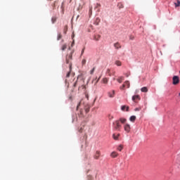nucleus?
<instances>
[{"label":"nucleus","mask_w":180,"mask_h":180,"mask_svg":"<svg viewBox=\"0 0 180 180\" xmlns=\"http://www.w3.org/2000/svg\"><path fill=\"white\" fill-rule=\"evenodd\" d=\"M56 20H57V17H52L51 18L52 23H56Z\"/></svg>","instance_id":"393cba45"},{"label":"nucleus","mask_w":180,"mask_h":180,"mask_svg":"<svg viewBox=\"0 0 180 180\" xmlns=\"http://www.w3.org/2000/svg\"><path fill=\"white\" fill-rule=\"evenodd\" d=\"M96 68H93L92 70L90 71L91 75H94V72H95Z\"/></svg>","instance_id":"cd10ccee"},{"label":"nucleus","mask_w":180,"mask_h":180,"mask_svg":"<svg viewBox=\"0 0 180 180\" xmlns=\"http://www.w3.org/2000/svg\"><path fill=\"white\" fill-rule=\"evenodd\" d=\"M123 150V146L122 145H120V146H118L117 148V150L118 151H122Z\"/></svg>","instance_id":"c85d7f7f"},{"label":"nucleus","mask_w":180,"mask_h":180,"mask_svg":"<svg viewBox=\"0 0 180 180\" xmlns=\"http://www.w3.org/2000/svg\"><path fill=\"white\" fill-rule=\"evenodd\" d=\"M85 82V79H84V75H79L77 76V79L76 82L74 83L73 86L75 88V86H82V88H85V86H84V83Z\"/></svg>","instance_id":"f257e3e1"},{"label":"nucleus","mask_w":180,"mask_h":180,"mask_svg":"<svg viewBox=\"0 0 180 180\" xmlns=\"http://www.w3.org/2000/svg\"><path fill=\"white\" fill-rule=\"evenodd\" d=\"M75 37V34H74V32H73L72 35V39H74Z\"/></svg>","instance_id":"79ce46f5"},{"label":"nucleus","mask_w":180,"mask_h":180,"mask_svg":"<svg viewBox=\"0 0 180 180\" xmlns=\"http://www.w3.org/2000/svg\"><path fill=\"white\" fill-rule=\"evenodd\" d=\"M115 90H112L108 92V96H109V98H115Z\"/></svg>","instance_id":"0eeeda50"},{"label":"nucleus","mask_w":180,"mask_h":180,"mask_svg":"<svg viewBox=\"0 0 180 180\" xmlns=\"http://www.w3.org/2000/svg\"><path fill=\"white\" fill-rule=\"evenodd\" d=\"M99 79H101V77L97 79V80L95 82V85H96V84H98V82H99Z\"/></svg>","instance_id":"473e14b6"},{"label":"nucleus","mask_w":180,"mask_h":180,"mask_svg":"<svg viewBox=\"0 0 180 180\" xmlns=\"http://www.w3.org/2000/svg\"><path fill=\"white\" fill-rule=\"evenodd\" d=\"M119 137H120V134H113L112 135L114 140H119Z\"/></svg>","instance_id":"9b49d317"},{"label":"nucleus","mask_w":180,"mask_h":180,"mask_svg":"<svg viewBox=\"0 0 180 180\" xmlns=\"http://www.w3.org/2000/svg\"><path fill=\"white\" fill-rule=\"evenodd\" d=\"M174 5L176 8H178V6H180V1L177 0V3H174Z\"/></svg>","instance_id":"a878e982"},{"label":"nucleus","mask_w":180,"mask_h":180,"mask_svg":"<svg viewBox=\"0 0 180 180\" xmlns=\"http://www.w3.org/2000/svg\"><path fill=\"white\" fill-rule=\"evenodd\" d=\"M119 122L124 124L127 122V120L126 118H120Z\"/></svg>","instance_id":"f3484780"},{"label":"nucleus","mask_w":180,"mask_h":180,"mask_svg":"<svg viewBox=\"0 0 180 180\" xmlns=\"http://www.w3.org/2000/svg\"><path fill=\"white\" fill-rule=\"evenodd\" d=\"M119 155V154L114 151L110 154V157H112V158H116V157H117Z\"/></svg>","instance_id":"4468645a"},{"label":"nucleus","mask_w":180,"mask_h":180,"mask_svg":"<svg viewBox=\"0 0 180 180\" xmlns=\"http://www.w3.org/2000/svg\"><path fill=\"white\" fill-rule=\"evenodd\" d=\"M71 60H72V53L66 56V64H70V71L67 73L66 78H70V75H71V71L72 70V64L70 63Z\"/></svg>","instance_id":"f03ea898"},{"label":"nucleus","mask_w":180,"mask_h":180,"mask_svg":"<svg viewBox=\"0 0 180 180\" xmlns=\"http://www.w3.org/2000/svg\"><path fill=\"white\" fill-rule=\"evenodd\" d=\"M136 116L135 115H132L129 117V120L130 122H131L132 123H134V122H136Z\"/></svg>","instance_id":"dca6fc26"},{"label":"nucleus","mask_w":180,"mask_h":180,"mask_svg":"<svg viewBox=\"0 0 180 180\" xmlns=\"http://www.w3.org/2000/svg\"><path fill=\"white\" fill-rule=\"evenodd\" d=\"M99 22H101V19L99 18H96V21L94 22V25H96V26H98L99 25Z\"/></svg>","instance_id":"412c9836"},{"label":"nucleus","mask_w":180,"mask_h":180,"mask_svg":"<svg viewBox=\"0 0 180 180\" xmlns=\"http://www.w3.org/2000/svg\"><path fill=\"white\" fill-rule=\"evenodd\" d=\"M113 128L115 130H117L118 131H120V129H122V125L120 124V122L119 120H116L112 123Z\"/></svg>","instance_id":"7ed1b4c3"},{"label":"nucleus","mask_w":180,"mask_h":180,"mask_svg":"<svg viewBox=\"0 0 180 180\" xmlns=\"http://www.w3.org/2000/svg\"><path fill=\"white\" fill-rule=\"evenodd\" d=\"M129 106H127V105H122L121 107V110L123 111L126 110V112H129Z\"/></svg>","instance_id":"ddd939ff"},{"label":"nucleus","mask_w":180,"mask_h":180,"mask_svg":"<svg viewBox=\"0 0 180 180\" xmlns=\"http://www.w3.org/2000/svg\"><path fill=\"white\" fill-rule=\"evenodd\" d=\"M132 101L134 102H136V101H140V96L139 95H135L132 96Z\"/></svg>","instance_id":"1a4fd4ad"},{"label":"nucleus","mask_w":180,"mask_h":180,"mask_svg":"<svg viewBox=\"0 0 180 180\" xmlns=\"http://www.w3.org/2000/svg\"><path fill=\"white\" fill-rule=\"evenodd\" d=\"M77 115H72V123H74V122H77Z\"/></svg>","instance_id":"5701e85b"},{"label":"nucleus","mask_w":180,"mask_h":180,"mask_svg":"<svg viewBox=\"0 0 180 180\" xmlns=\"http://www.w3.org/2000/svg\"><path fill=\"white\" fill-rule=\"evenodd\" d=\"M100 6L101 5L99 4H97L96 8H100Z\"/></svg>","instance_id":"ea45409f"},{"label":"nucleus","mask_w":180,"mask_h":180,"mask_svg":"<svg viewBox=\"0 0 180 180\" xmlns=\"http://www.w3.org/2000/svg\"><path fill=\"white\" fill-rule=\"evenodd\" d=\"M139 110H140V108H136L134 109L135 112H139Z\"/></svg>","instance_id":"e433bc0d"},{"label":"nucleus","mask_w":180,"mask_h":180,"mask_svg":"<svg viewBox=\"0 0 180 180\" xmlns=\"http://www.w3.org/2000/svg\"><path fill=\"white\" fill-rule=\"evenodd\" d=\"M124 130L126 131V133H130L131 130V127L129 124H124Z\"/></svg>","instance_id":"20e7f679"},{"label":"nucleus","mask_w":180,"mask_h":180,"mask_svg":"<svg viewBox=\"0 0 180 180\" xmlns=\"http://www.w3.org/2000/svg\"><path fill=\"white\" fill-rule=\"evenodd\" d=\"M114 47L118 50V49H122V46L120 45V44L119 42H117L115 44H114Z\"/></svg>","instance_id":"f8f14e48"},{"label":"nucleus","mask_w":180,"mask_h":180,"mask_svg":"<svg viewBox=\"0 0 180 180\" xmlns=\"http://www.w3.org/2000/svg\"><path fill=\"white\" fill-rule=\"evenodd\" d=\"M101 157V151L96 150V153L94 155V160H99V158Z\"/></svg>","instance_id":"423d86ee"},{"label":"nucleus","mask_w":180,"mask_h":180,"mask_svg":"<svg viewBox=\"0 0 180 180\" xmlns=\"http://www.w3.org/2000/svg\"><path fill=\"white\" fill-rule=\"evenodd\" d=\"M85 51V48H84L82 50V54H84V52Z\"/></svg>","instance_id":"4c0bfd02"},{"label":"nucleus","mask_w":180,"mask_h":180,"mask_svg":"<svg viewBox=\"0 0 180 180\" xmlns=\"http://www.w3.org/2000/svg\"><path fill=\"white\" fill-rule=\"evenodd\" d=\"M109 119H110V120L113 119V115H109Z\"/></svg>","instance_id":"58836bf2"},{"label":"nucleus","mask_w":180,"mask_h":180,"mask_svg":"<svg viewBox=\"0 0 180 180\" xmlns=\"http://www.w3.org/2000/svg\"><path fill=\"white\" fill-rule=\"evenodd\" d=\"M130 40H134V36L131 35L129 37Z\"/></svg>","instance_id":"f704fd0d"},{"label":"nucleus","mask_w":180,"mask_h":180,"mask_svg":"<svg viewBox=\"0 0 180 180\" xmlns=\"http://www.w3.org/2000/svg\"><path fill=\"white\" fill-rule=\"evenodd\" d=\"M99 79H101V77L97 79V80L95 82V85H96V84H98V82H99Z\"/></svg>","instance_id":"72a5a7b5"},{"label":"nucleus","mask_w":180,"mask_h":180,"mask_svg":"<svg viewBox=\"0 0 180 180\" xmlns=\"http://www.w3.org/2000/svg\"><path fill=\"white\" fill-rule=\"evenodd\" d=\"M89 12L92 13V8H90Z\"/></svg>","instance_id":"37998d69"},{"label":"nucleus","mask_w":180,"mask_h":180,"mask_svg":"<svg viewBox=\"0 0 180 180\" xmlns=\"http://www.w3.org/2000/svg\"><path fill=\"white\" fill-rule=\"evenodd\" d=\"M115 65H117V67H121L122 62H120V60H116L115 61Z\"/></svg>","instance_id":"aec40b11"},{"label":"nucleus","mask_w":180,"mask_h":180,"mask_svg":"<svg viewBox=\"0 0 180 180\" xmlns=\"http://www.w3.org/2000/svg\"><path fill=\"white\" fill-rule=\"evenodd\" d=\"M68 31V26L65 25L63 29L64 34H67V32Z\"/></svg>","instance_id":"6ab92c4d"},{"label":"nucleus","mask_w":180,"mask_h":180,"mask_svg":"<svg viewBox=\"0 0 180 180\" xmlns=\"http://www.w3.org/2000/svg\"><path fill=\"white\" fill-rule=\"evenodd\" d=\"M126 77H129V75H127Z\"/></svg>","instance_id":"49530a36"},{"label":"nucleus","mask_w":180,"mask_h":180,"mask_svg":"<svg viewBox=\"0 0 180 180\" xmlns=\"http://www.w3.org/2000/svg\"><path fill=\"white\" fill-rule=\"evenodd\" d=\"M61 37H63V36L61 35V34H58V40H60L61 39Z\"/></svg>","instance_id":"7c9ffc66"},{"label":"nucleus","mask_w":180,"mask_h":180,"mask_svg":"<svg viewBox=\"0 0 180 180\" xmlns=\"http://www.w3.org/2000/svg\"><path fill=\"white\" fill-rule=\"evenodd\" d=\"M109 82V79L104 77L101 80V83L104 84L105 85H108V83Z\"/></svg>","instance_id":"6e6552de"},{"label":"nucleus","mask_w":180,"mask_h":180,"mask_svg":"<svg viewBox=\"0 0 180 180\" xmlns=\"http://www.w3.org/2000/svg\"><path fill=\"white\" fill-rule=\"evenodd\" d=\"M80 115L81 116H84V115L82 114V110H80Z\"/></svg>","instance_id":"a19ab883"},{"label":"nucleus","mask_w":180,"mask_h":180,"mask_svg":"<svg viewBox=\"0 0 180 180\" xmlns=\"http://www.w3.org/2000/svg\"><path fill=\"white\" fill-rule=\"evenodd\" d=\"M179 96H180V93L179 94Z\"/></svg>","instance_id":"de8ad7c7"},{"label":"nucleus","mask_w":180,"mask_h":180,"mask_svg":"<svg viewBox=\"0 0 180 180\" xmlns=\"http://www.w3.org/2000/svg\"><path fill=\"white\" fill-rule=\"evenodd\" d=\"M82 65H85V64H86V59H83L82 60Z\"/></svg>","instance_id":"c756f323"},{"label":"nucleus","mask_w":180,"mask_h":180,"mask_svg":"<svg viewBox=\"0 0 180 180\" xmlns=\"http://www.w3.org/2000/svg\"><path fill=\"white\" fill-rule=\"evenodd\" d=\"M117 6L120 9L124 8V6H123V4H122V3H119Z\"/></svg>","instance_id":"b1692460"},{"label":"nucleus","mask_w":180,"mask_h":180,"mask_svg":"<svg viewBox=\"0 0 180 180\" xmlns=\"http://www.w3.org/2000/svg\"><path fill=\"white\" fill-rule=\"evenodd\" d=\"M124 78V77H120V78H118L117 79V82H119L120 84H122V82L123 81Z\"/></svg>","instance_id":"4be33fe9"},{"label":"nucleus","mask_w":180,"mask_h":180,"mask_svg":"<svg viewBox=\"0 0 180 180\" xmlns=\"http://www.w3.org/2000/svg\"><path fill=\"white\" fill-rule=\"evenodd\" d=\"M125 86H127V88H130V82L126 81L123 84V88H125Z\"/></svg>","instance_id":"2eb2a0df"},{"label":"nucleus","mask_w":180,"mask_h":180,"mask_svg":"<svg viewBox=\"0 0 180 180\" xmlns=\"http://www.w3.org/2000/svg\"><path fill=\"white\" fill-rule=\"evenodd\" d=\"M66 49H67V44H64L62 46L61 50L64 51V50H65Z\"/></svg>","instance_id":"bb28decb"},{"label":"nucleus","mask_w":180,"mask_h":180,"mask_svg":"<svg viewBox=\"0 0 180 180\" xmlns=\"http://www.w3.org/2000/svg\"><path fill=\"white\" fill-rule=\"evenodd\" d=\"M85 112H86V113H88V112H89V108H86Z\"/></svg>","instance_id":"c9c22d12"},{"label":"nucleus","mask_w":180,"mask_h":180,"mask_svg":"<svg viewBox=\"0 0 180 180\" xmlns=\"http://www.w3.org/2000/svg\"><path fill=\"white\" fill-rule=\"evenodd\" d=\"M141 92H148V89L146 86L142 87L141 89Z\"/></svg>","instance_id":"a211bd4d"},{"label":"nucleus","mask_w":180,"mask_h":180,"mask_svg":"<svg viewBox=\"0 0 180 180\" xmlns=\"http://www.w3.org/2000/svg\"><path fill=\"white\" fill-rule=\"evenodd\" d=\"M81 106V102L79 103V104L77 106V110H78V109H79V107Z\"/></svg>","instance_id":"2f4dec72"},{"label":"nucleus","mask_w":180,"mask_h":180,"mask_svg":"<svg viewBox=\"0 0 180 180\" xmlns=\"http://www.w3.org/2000/svg\"><path fill=\"white\" fill-rule=\"evenodd\" d=\"M74 43H75V41L73 40V41H72V46L74 44Z\"/></svg>","instance_id":"c03bdc74"},{"label":"nucleus","mask_w":180,"mask_h":180,"mask_svg":"<svg viewBox=\"0 0 180 180\" xmlns=\"http://www.w3.org/2000/svg\"><path fill=\"white\" fill-rule=\"evenodd\" d=\"M179 84V77L178 76L173 77V85H178Z\"/></svg>","instance_id":"39448f33"},{"label":"nucleus","mask_w":180,"mask_h":180,"mask_svg":"<svg viewBox=\"0 0 180 180\" xmlns=\"http://www.w3.org/2000/svg\"><path fill=\"white\" fill-rule=\"evenodd\" d=\"M123 88H124V87H123V84H122V86L121 87V89H123Z\"/></svg>","instance_id":"a18cd8bd"},{"label":"nucleus","mask_w":180,"mask_h":180,"mask_svg":"<svg viewBox=\"0 0 180 180\" xmlns=\"http://www.w3.org/2000/svg\"><path fill=\"white\" fill-rule=\"evenodd\" d=\"M101 39V35L100 34H95L94 36V40H95L96 41H98V40Z\"/></svg>","instance_id":"9d476101"}]
</instances>
